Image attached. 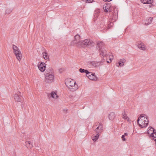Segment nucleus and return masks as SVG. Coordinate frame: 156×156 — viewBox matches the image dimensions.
<instances>
[{"mask_svg": "<svg viewBox=\"0 0 156 156\" xmlns=\"http://www.w3.org/2000/svg\"><path fill=\"white\" fill-rule=\"evenodd\" d=\"M100 51L101 55H102L103 57L106 56L107 55V51L104 48H101Z\"/></svg>", "mask_w": 156, "mask_h": 156, "instance_id": "10", "label": "nucleus"}, {"mask_svg": "<svg viewBox=\"0 0 156 156\" xmlns=\"http://www.w3.org/2000/svg\"><path fill=\"white\" fill-rule=\"evenodd\" d=\"M21 94V93L19 91L17 92V93L15 94L14 97L16 101L21 102L22 101V98Z\"/></svg>", "mask_w": 156, "mask_h": 156, "instance_id": "6", "label": "nucleus"}, {"mask_svg": "<svg viewBox=\"0 0 156 156\" xmlns=\"http://www.w3.org/2000/svg\"><path fill=\"white\" fill-rule=\"evenodd\" d=\"M115 7L113 6H111V5H110V8L109 9V10L110 11H108L109 12H112L113 10H115Z\"/></svg>", "mask_w": 156, "mask_h": 156, "instance_id": "30", "label": "nucleus"}, {"mask_svg": "<svg viewBox=\"0 0 156 156\" xmlns=\"http://www.w3.org/2000/svg\"><path fill=\"white\" fill-rule=\"evenodd\" d=\"M115 117V114L114 112H111L109 115V119L110 120H112Z\"/></svg>", "mask_w": 156, "mask_h": 156, "instance_id": "20", "label": "nucleus"}, {"mask_svg": "<svg viewBox=\"0 0 156 156\" xmlns=\"http://www.w3.org/2000/svg\"><path fill=\"white\" fill-rule=\"evenodd\" d=\"M112 20H114L113 21V22H114L115 21V18H114V17H112Z\"/></svg>", "mask_w": 156, "mask_h": 156, "instance_id": "37", "label": "nucleus"}, {"mask_svg": "<svg viewBox=\"0 0 156 156\" xmlns=\"http://www.w3.org/2000/svg\"><path fill=\"white\" fill-rule=\"evenodd\" d=\"M150 4L148 5V6L149 7V8H153L154 7V5H153V4Z\"/></svg>", "mask_w": 156, "mask_h": 156, "instance_id": "33", "label": "nucleus"}, {"mask_svg": "<svg viewBox=\"0 0 156 156\" xmlns=\"http://www.w3.org/2000/svg\"><path fill=\"white\" fill-rule=\"evenodd\" d=\"M38 67L41 71L44 72L45 70L46 64L44 62H39L38 64Z\"/></svg>", "mask_w": 156, "mask_h": 156, "instance_id": "7", "label": "nucleus"}, {"mask_svg": "<svg viewBox=\"0 0 156 156\" xmlns=\"http://www.w3.org/2000/svg\"><path fill=\"white\" fill-rule=\"evenodd\" d=\"M64 71V69L62 68H60L59 69V72L61 73Z\"/></svg>", "mask_w": 156, "mask_h": 156, "instance_id": "35", "label": "nucleus"}, {"mask_svg": "<svg viewBox=\"0 0 156 156\" xmlns=\"http://www.w3.org/2000/svg\"><path fill=\"white\" fill-rule=\"evenodd\" d=\"M50 96L51 97L54 98H58V96L56 94L54 91H52L51 92Z\"/></svg>", "mask_w": 156, "mask_h": 156, "instance_id": "25", "label": "nucleus"}, {"mask_svg": "<svg viewBox=\"0 0 156 156\" xmlns=\"http://www.w3.org/2000/svg\"><path fill=\"white\" fill-rule=\"evenodd\" d=\"M12 48L13 50V52H15V51L19 49V48L16 45L13 44L12 45Z\"/></svg>", "mask_w": 156, "mask_h": 156, "instance_id": "28", "label": "nucleus"}, {"mask_svg": "<svg viewBox=\"0 0 156 156\" xmlns=\"http://www.w3.org/2000/svg\"><path fill=\"white\" fill-rule=\"evenodd\" d=\"M138 47L139 48L142 50H145L146 49L145 45L142 43H141L140 44H139Z\"/></svg>", "mask_w": 156, "mask_h": 156, "instance_id": "21", "label": "nucleus"}, {"mask_svg": "<svg viewBox=\"0 0 156 156\" xmlns=\"http://www.w3.org/2000/svg\"><path fill=\"white\" fill-rule=\"evenodd\" d=\"M141 2L143 4H152L153 2V0H140Z\"/></svg>", "mask_w": 156, "mask_h": 156, "instance_id": "16", "label": "nucleus"}, {"mask_svg": "<svg viewBox=\"0 0 156 156\" xmlns=\"http://www.w3.org/2000/svg\"><path fill=\"white\" fill-rule=\"evenodd\" d=\"M110 25L111 27H112V26L113 25V22H110V24H108V25ZM107 29H109V28H110V27H109V26H108L107 27Z\"/></svg>", "mask_w": 156, "mask_h": 156, "instance_id": "31", "label": "nucleus"}, {"mask_svg": "<svg viewBox=\"0 0 156 156\" xmlns=\"http://www.w3.org/2000/svg\"><path fill=\"white\" fill-rule=\"evenodd\" d=\"M151 136L153 137V139L156 141V132H154Z\"/></svg>", "mask_w": 156, "mask_h": 156, "instance_id": "29", "label": "nucleus"}, {"mask_svg": "<svg viewBox=\"0 0 156 156\" xmlns=\"http://www.w3.org/2000/svg\"><path fill=\"white\" fill-rule=\"evenodd\" d=\"M93 0H86V3H90L93 2Z\"/></svg>", "mask_w": 156, "mask_h": 156, "instance_id": "32", "label": "nucleus"}, {"mask_svg": "<svg viewBox=\"0 0 156 156\" xmlns=\"http://www.w3.org/2000/svg\"><path fill=\"white\" fill-rule=\"evenodd\" d=\"M107 63H111V62H110H110H109V61H107Z\"/></svg>", "mask_w": 156, "mask_h": 156, "instance_id": "39", "label": "nucleus"}, {"mask_svg": "<svg viewBox=\"0 0 156 156\" xmlns=\"http://www.w3.org/2000/svg\"><path fill=\"white\" fill-rule=\"evenodd\" d=\"M25 145L29 149H30L32 147V144L31 142L27 141L25 142Z\"/></svg>", "mask_w": 156, "mask_h": 156, "instance_id": "17", "label": "nucleus"}, {"mask_svg": "<svg viewBox=\"0 0 156 156\" xmlns=\"http://www.w3.org/2000/svg\"><path fill=\"white\" fill-rule=\"evenodd\" d=\"M103 43L102 41H98L97 42V47L100 50L101 48H103Z\"/></svg>", "mask_w": 156, "mask_h": 156, "instance_id": "13", "label": "nucleus"}, {"mask_svg": "<svg viewBox=\"0 0 156 156\" xmlns=\"http://www.w3.org/2000/svg\"><path fill=\"white\" fill-rule=\"evenodd\" d=\"M124 135H125V136H126L128 135V134L127 133H125L124 134Z\"/></svg>", "mask_w": 156, "mask_h": 156, "instance_id": "38", "label": "nucleus"}, {"mask_svg": "<svg viewBox=\"0 0 156 156\" xmlns=\"http://www.w3.org/2000/svg\"><path fill=\"white\" fill-rule=\"evenodd\" d=\"M15 55L17 59L19 61H20L22 58V54L21 52L19 49L18 50L16 51H15L14 52Z\"/></svg>", "mask_w": 156, "mask_h": 156, "instance_id": "9", "label": "nucleus"}, {"mask_svg": "<svg viewBox=\"0 0 156 156\" xmlns=\"http://www.w3.org/2000/svg\"><path fill=\"white\" fill-rule=\"evenodd\" d=\"M94 43L93 41L89 39H86L83 41H79L77 43V46L79 47L89 46L90 47L93 46L94 45Z\"/></svg>", "mask_w": 156, "mask_h": 156, "instance_id": "4", "label": "nucleus"}, {"mask_svg": "<svg viewBox=\"0 0 156 156\" xmlns=\"http://www.w3.org/2000/svg\"><path fill=\"white\" fill-rule=\"evenodd\" d=\"M96 134V135L94 134L93 136L92 137V139L94 141H96L98 139L99 136V134L97 133Z\"/></svg>", "mask_w": 156, "mask_h": 156, "instance_id": "22", "label": "nucleus"}, {"mask_svg": "<svg viewBox=\"0 0 156 156\" xmlns=\"http://www.w3.org/2000/svg\"><path fill=\"white\" fill-rule=\"evenodd\" d=\"M79 71L81 73H85L86 75H87L89 73H90V72L88 70L82 68H80L79 69Z\"/></svg>", "mask_w": 156, "mask_h": 156, "instance_id": "23", "label": "nucleus"}, {"mask_svg": "<svg viewBox=\"0 0 156 156\" xmlns=\"http://www.w3.org/2000/svg\"><path fill=\"white\" fill-rule=\"evenodd\" d=\"M82 1L85 2H86V0H81Z\"/></svg>", "mask_w": 156, "mask_h": 156, "instance_id": "41", "label": "nucleus"}, {"mask_svg": "<svg viewBox=\"0 0 156 156\" xmlns=\"http://www.w3.org/2000/svg\"><path fill=\"white\" fill-rule=\"evenodd\" d=\"M126 62V60L125 59H120L118 63L119 65H117V66L119 67V66H122L124 65V63Z\"/></svg>", "mask_w": 156, "mask_h": 156, "instance_id": "12", "label": "nucleus"}, {"mask_svg": "<svg viewBox=\"0 0 156 156\" xmlns=\"http://www.w3.org/2000/svg\"><path fill=\"white\" fill-rule=\"evenodd\" d=\"M65 83L66 86L72 91H74L78 88V85L76 81L71 78H67L65 80Z\"/></svg>", "mask_w": 156, "mask_h": 156, "instance_id": "2", "label": "nucleus"}, {"mask_svg": "<svg viewBox=\"0 0 156 156\" xmlns=\"http://www.w3.org/2000/svg\"><path fill=\"white\" fill-rule=\"evenodd\" d=\"M42 55L43 56L44 58L45 59L47 60L49 58V56L48 55V54L46 52H43L42 53Z\"/></svg>", "mask_w": 156, "mask_h": 156, "instance_id": "24", "label": "nucleus"}, {"mask_svg": "<svg viewBox=\"0 0 156 156\" xmlns=\"http://www.w3.org/2000/svg\"><path fill=\"white\" fill-rule=\"evenodd\" d=\"M96 126H98L97 128L94 129V131L96 133L99 134L100 133H101L103 130V125L98 122L97 125H96Z\"/></svg>", "mask_w": 156, "mask_h": 156, "instance_id": "5", "label": "nucleus"}, {"mask_svg": "<svg viewBox=\"0 0 156 156\" xmlns=\"http://www.w3.org/2000/svg\"><path fill=\"white\" fill-rule=\"evenodd\" d=\"M12 11V9H6L5 11V13L7 14H9Z\"/></svg>", "mask_w": 156, "mask_h": 156, "instance_id": "27", "label": "nucleus"}, {"mask_svg": "<svg viewBox=\"0 0 156 156\" xmlns=\"http://www.w3.org/2000/svg\"><path fill=\"white\" fill-rule=\"evenodd\" d=\"M153 18L152 17H150L148 19L146 20V22L145 25H148L150 24L152 22Z\"/></svg>", "mask_w": 156, "mask_h": 156, "instance_id": "18", "label": "nucleus"}, {"mask_svg": "<svg viewBox=\"0 0 156 156\" xmlns=\"http://www.w3.org/2000/svg\"><path fill=\"white\" fill-rule=\"evenodd\" d=\"M45 81L47 83H51L53 82L54 79L53 69L51 67L48 69L45 73Z\"/></svg>", "mask_w": 156, "mask_h": 156, "instance_id": "1", "label": "nucleus"}, {"mask_svg": "<svg viewBox=\"0 0 156 156\" xmlns=\"http://www.w3.org/2000/svg\"><path fill=\"white\" fill-rule=\"evenodd\" d=\"M122 138L123 141H125L126 140V139L125 138V135H123L122 136Z\"/></svg>", "mask_w": 156, "mask_h": 156, "instance_id": "34", "label": "nucleus"}, {"mask_svg": "<svg viewBox=\"0 0 156 156\" xmlns=\"http://www.w3.org/2000/svg\"><path fill=\"white\" fill-rule=\"evenodd\" d=\"M109 59H110V62H112V58H109Z\"/></svg>", "mask_w": 156, "mask_h": 156, "instance_id": "40", "label": "nucleus"}, {"mask_svg": "<svg viewBox=\"0 0 156 156\" xmlns=\"http://www.w3.org/2000/svg\"><path fill=\"white\" fill-rule=\"evenodd\" d=\"M137 122L140 126L142 128H145L147 126L149 121L147 116L143 114L139 117Z\"/></svg>", "mask_w": 156, "mask_h": 156, "instance_id": "3", "label": "nucleus"}, {"mask_svg": "<svg viewBox=\"0 0 156 156\" xmlns=\"http://www.w3.org/2000/svg\"><path fill=\"white\" fill-rule=\"evenodd\" d=\"M122 118L124 119H127V121H129V118L127 116V115L126 114V113L125 112H124L123 113H122Z\"/></svg>", "mask_w": 156, "mask_h": 156, "instance_id": "26", "label": "nucleus"}, {"mask_svg": "<svg viewBox=\"0 0 156 156\" xmlns=\"http://www.w3.org/2000/svg\"><path fill=\"white\" fill-rule=\"evenodd\" d=\"M90 64L95 67L99 66L102 65V64H100V62H90Z\"/></svg>", "mask_w": 156, "mask_h": 156, "instance_id": "14", "label": "nucleus"}, {"mask_svg": "<svg viewBox=\"0 0 156 156\" xmlns=\"http://www.w3.org/2000/svg\"><path fill=\"white\" fill-rule=\"evenodd\" d=\"M87 76L89 79L91 80L95 81L97 80V78L95 75V73H92L91 72H90V73L87 75Z\"/></svg>", "mask_w": 156, "mask_h": 156, "instance_id": "8", "label": "nucleus"}, {"mask_svg": "<svg viewBox=\"0 0 156 156\" xmlns=\"http://www.w3.org/2000/svg\"><path fill=\"white\" fill-rule=\"evenodd\" d=\"M155 131V130L153 128L151 127H149L147 129V133L149 134H151V135L152 133H153Z\"/></svg>", "mask_w": 156, "mask_h": 156, "instance_id": "15", "label": "nucleus"}, {"mask_svg": "<svg viewBox=\"0 0 156 156\" xmlns=\"http://www.w3.org/2000/svg\"><path fill=\"white\" fill-rule=\"evenodd\" d=\"M80 37L79 34H77L75 36V39L73 42L77 46V43L79 41H80Z\"/></svg>", "mask_w": 156, "mask_h": 156, "instance_id": "11", "label": "nucleus"}, {"mask_svg": "<svg viewBox=\"0 0 156 156\" xmlns=\"http://www.w3.org/2000/svg\"><path fill=\"white\" fill-rule=\"evenodd\" d=\"M110 4H106L105 6H104L103 7V9L105 12H108V11H110V10H109V9L110 8Z\"/></svg>", "mask_w": 156, "mask_h": 156, "instance_id": "19", "label": "nucleus"}, {"mask_svg": "<svg viewBox=\"0 0 156 156\" xmlns=\"http://www.w3.org/2000/svg\"><path fill=\"white\" fill-rule=\"evenodd\" d=\"M105 61V59H102L101 61L99 62H100V64H101V63L104 62Z\"/></svg>", "mask_w": 156, "mask_h": 156, "instance_id": "36", "label": "nucleus"}]
</instances>
